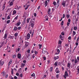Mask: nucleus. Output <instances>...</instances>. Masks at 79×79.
<instances>
[{
    "instance_id": "nucleus-10",
    "label": "nucleus",
    "mask_w": 79,
    "mask_h": 79,
    "mask_svg": "<svg viewBox=\"0 0 79 79\" xmlns=\"http://www.w3.org/2000/svg\"><path fill=\"white\" fill-rule=\"evenodd\" d=\"M30 34L28 33L27 35V39H29V38H30Z\"/></svg>"
},
{
    "instance_id": "nucleus-7",
    "label": "nucleus",
    "mask_w": 79,
    "mask_h": 79,
    "mask_svg": "<svg viewBox=\"0 0 79 79\" xmlns=\"http://www.w3.org/2000/svg\"><path fill=\"white\" fill-rule=\"evenodd\" d=\"M46 50H47V49L44 48L43 50V53H46Z\"/></svg>"
},
{
    "instance_id": "nucleus-22",
    "label": "nucleus",
    "mask_w": 79,
    "mask_h": 79,
    "mask_svg": "<svg viewBox=\"0 0 79 79\" xmlns=\"http://www.w3.org/2000/svg\"><path fill=\"white\" fill-rule=\"evenodd\" d=\"M77 61H77V60L76 59L75 60V64H76V63H77Z\"/></svg>"
},
{
    "instance_id": "nucleus-25",
    "label": "nucleus",
    "mask_w": 79,
    "mask_h": 79,
    "mask_svg": "<svg viewBox=\"0 0 79 79\" xmlns=\"http://www.w3.org/2000/svg\"><path fill=\"white\" fill-rule=\"evenodd\" d=\"M67 66H68V67H70L71 64H69V63H68V64Z\"/></svg>"
},
{
    "instance_id": "nucleus-9",
    "label": "nucleus",
    "mask_w": 79,
    "mask_h": 79,
    "mask_svg": "<svg viewBox=\"0 0 79 79\" xmlns=\"http://www.w3.org/2000/svg\"><path fill=\"white\" fill-rule=\"evenodd\" d=\"M50 12H51V9L50 8H49L48 9V15H50Z\"/></svg>"
},
{
    "instance_id": "nucleus-38",
    "label": "nucleus",
    "mask_w": 79,
    "mask_h": 79,
    "mask_svg": "<svg viewBox=\"0 0 79 79\" xmlns=\"http://www.w3.org/2000/svg\"><path fill=\"white\" fill-rule=\"evenodd\" d=\"M16 55L14 54L13 56V58H15V57H16Z\"/></svg>"
},
{
    "instance_id": "nucleus-15",
    "label": "nucleus",
    "mask_w": 79,
    "mask_h": 79,
    "mask_svg": "<svg viewBox=\"0 0 79 79\" xmlns=\"http://www.w3.org/2000/svg\"><path fill=\"white\" fill-rule=\"evenodd\" d=\"M16 13V11L15 10H14L13 12V15H15Z\"/></svg>"
},
{
    "instance_id": "nucleus-27",
    "label": "nucleus",
    "mask_w": 79,
    "mask_h": 79,
    "mask_svg": "<svg viewBox=\"0 0 79 79\" xmlns=\"http://www.w3.org/2000/svg\"><path fill=\"white\" fill-rule=\"evenodd\" d=\"M66 16H67V19L69 18V15L67 14Z\"/></svg>"
},
{
    "instance_id": "nucleus-57",
    "label": "nucleus",
    "mask_w": 79,
    "mask_h": 79,
    "mask_svg": "<svg viewBox=\"0 0 79 79\" xmlns=\"http://www.w3.org/2000/svg\"><path fill=\"white\" fill-rule=\"evenodd\" d=\"M59 76V75H58V74L56 75V77L57 78H58Z\"/></svg>"
},
{
    "instance_id": "nucleus-8",
    "label": "nucleus",
    "mask_w": 79,
    "mask_h": 79,
    "mask_svg": "<svg viewBox=\"0 0 79 79\" xmlns=\"http://www.w3.org/2000/svg\"><path fill=\"white\" fill-rule=\"evenodd\" d=\"M56 72V73H60V71L58 70V68H57L55 70Z\"/></svg>"
},
{
    "instance_id": "nucleus-39",
    "label": "nucleus",
    "mask_w": 79,
    "mask_h": 79,
    "mask_svg": "<svg viewBox=\"0 0 79 79\" xmlns=\"http://www.w3.org/2000/svg\"><path fill=\"white\" fill-rule=\"evenodd\" d=\"M15 37H17V36H18V33H15Z\"/></svg>"
},
{
    "instance_id": "nucleus-36",
    "label": "nucleus",
    "mask_w": 79,
    "mask_h": 79,
    "mask_svg": "<svg viewBox=\"0 0 79 79\" xmlns=\"http://www.w3.org/2000/svg\"><path fill=\"white\" fill-rule=\"evenodd\" d=\"M3 45V43H2L0 46V48H1V47H2Z\"/></svg>"
},
{
    "instance_id": "nucleus-5",
    "label": "nucleus",
    "mask_w": 79,
    "mask_h": 79,
    "mask_svg": "<svg viewBox=\"0 0 79 79\" xmlns=\"http://www.w3.org/2000/svg\"><path fill=\"white\" fill-rule=\"evenodd\" d=\"M25 46L26 47H28V45H29V43L28 42H27L26 41L25 42Z\"/></svg>"
},
{
    "instance_id": "nucleus-61",
    "label": "nucleus",
    "mask_w": 79,
    "mask_h": 79,
    "mask_svg": "<svg viewBox=\"0 0 79 79\" xmlns=\"http://www.w3.org/2000/svg\"><path fill=\"white\" fill-rule=\"evenodd\" d=\"M68 21L69 22V23H70V22H71V19H69L68 20Z\"/></svg>"
},
{
    "instance_id": "nucleus-21",
    "label": "nucleus",
    "mask_w": 79,
    "mask_h": 79,
    "mask_svg": "<svg viewBox=\"0 0 79 79\" xmlns=\"http://www.w3.org/2000/svg\"><path fill=\"white\" fill-rule=\"evenodd\" d=\"M2 8H3L2 10L3 11V10H4V9H5V6H2Z\"/></svg>"
},
{
    "instance_id": "nucleus-34",
    "label": "nucleus",
    "mask_w": 79,
    "mask_h": 79,
    "mask_svg": "<svg viewBox=\"0 0 79 79\" xmlns=\"http://www.w3.org/2000/svg\"><path fill=\"white\" fill-rule=\"evenodd\" d=\"M9 38H10V39H13V37L12 36H10L9 37Z\"/></svg>"
},
{
    "instance_id": "nucleus-48",
    "label": "nucleus",
    "mask_w": 79,
    "mask_h": 79,
    "mask_svg": "<svg viewBox=\"0 0 79 79\" xmlns=\"http://www.w3.org/2000/svg\"><path fill=\"white\" fill-rule=\"evenodd\" d=\"M65 17V15H64V14L63 15V18H64Z\"/></svg>"
},
{
    "instance_id": "nucleus-64",
    "label": "nucleus",
    "mask_w": 79,
    "mask_h": 79,
    "mask_svg": "<svg viewBox=\"0 0 79 79\" xmlns=\"http://www.w3.org/2000/svg\"><path fill=\"white\" fill-rule=\"evenodd\" d=\"M61 35H64V32H62Z\"/></svg>"
},
{
    "instance_id": "nucleus-2",
    "label": "nucleus",
    "mask_w": 79,
    "mask_h": 79,
    "mask_svg": "<svg viewBox=\"0 0 79 79\" xmlns=\"http://www.w3.org/2000/svg\"><path fill=\"white\" fill-rule=\"evenodd\" d=\"M62 5L64 7L66 6V4H65V1L63 0L62 3Z\"/></svg>"
},
{
    "instance_id": "nucleus-19",
    "label": "nucleus",
    "mask_w": 79,
    "mask_h": 79,
    "mask_svg": "<svg viewBox=\"0 0 79 79\" xmlns=\"http://www.w3.org/2000/svg\"><path fill=\"white\" fill-rule=\"evenodd\" d=\"M7 37V35L6 34H5L4 35V39H6V37Z\"/></svg>"
},
{
    "instance_id": "nucleus-50",
    "label": "nucleus",
    "mask_w": 79,
    "mask_h": 79,
    "mask_svg": "<svg viewBox=\"0 0 79 79\" xmlns=\"http://www.w3.org/2000/svg\"><path fill=\"white\" fill-rule=\"evenodd\" d=\"M58 64L59 66H60V64H61V62H59L58 63Z\"/></svg>"
},
{
    "instance_id": "nucleus-56",
    "label": "nucleus",
    "mask_w": 79,
    "mask_h": 79,
    "mask_svg": "<svg viewBox=\"0 0 79 79\" xmlns=\"http://www.w3.org/2000/svg\"><path fill=\"white\" fill-rule=\"evenodd\" d=\"M27 8H28V6H27L25 8V10H27Z\"/></svg>"
},
{
    "instance_id": "nucleus-53",
    "label": "nucleus",
    "mask_w": 79,
    "mask_h": 79,
    "mask_svg": "<svg viewBox=\"0 0 79 79\" xmlns=\"http://www.w3.org/2000/svg\"><path fill=\"white\" fill-rule=\"evenodd\" d=\"M19 76H20V77H23V74H20L19 75Z\"/></svg>"
},
{
    "instance_id": "nucleus-51",
    "label": "nucleus",
    "mask_w": 79,
    "mask_h": 79,
    "mask_svg": "<svg viewBox=\"0 0 79 79\" xmlns=\"http://www.w3.org/2000/svg\"><path fill=\"white\" fill-rule=\"evenodd\" d=\"M54 65H55V66H57V62H56L54 64Z\"/></svg>"
},
{
    "instance_id": "nucleus-45",
    "label": "nucleus",
    "mask_w": 79,
    "mask_h": 79,
    "mask_svg": "<svg viewBox=\"0 0 79 79\" xmlns=\"http://www.w3.org/2000/svg\"><path fill=\"white\" fill-rule=\"evenodd\" d=\"M79 37H77V42H79Z\"/></svg>"
},
{
    "instance_id": "nucleus-1",
    "label": "nucleus",
    "mask_w": 79,
    "mask_h": 79,
    "mask_svg": "<svg viewBox=\"0 0 79 79\" xmlns=\"http://www.w3.org/2000/svg\"><path fill=\"white\" fill-rule=\"evenodd\" d=\"M34 52V53H35V55H37L38 53L37 52L35 51V49L33 48L32 49L31 51V53H33Z\"/></svg>"
},
{
    "instance_id": "nucleus-17",
    "label": "nucleus",
    "mask_w": 79,
    "mask_h": 79,
    "mask_svg": "<svg viewBox=\"0 0 79 79\" xmlns=\"http://www.w3.org/2000/svg\"><path fill=\"white\" fill-rule=\"evenodd\" d=\"M21 24V23L20 22H19L17 24V26H18L20 25V24Z\"/></svg>"
},
{
    "instance_id": "nucleus-43",
    "label": "nucleus",
    "mask_w": 79,
    "mask_h": 79,
    "mask_svg": "<svg viewBox=\"0 0 79 79\" xmlns=\"http://www.w3.org/2000/svg\"><path fill=\"white\" fill-rule=\"evenodd\" d=\"M53 5H56V2H53Z\"/></svg>"
},
{
    "instance_id": "nucleus-12",
    "label": "nucleus",
    "mask_w": 79,
    "mask_h": 79,
    "mask_svg": "<svg viewBox=\"0 0 79 79\" xmlns=\"http://www.w3.org/2000/svg\"><path fill=\"white\" fill-rule=\"evenodd\" d=\"M18 29V27H17L16 26H15L14 29V31H16V30H17Z\"/></svg>"
},
{
    "instance_id": "nucleus-46",
    "label": "nucleus",
    "mask_w": 79,
    "mask_h": 79,
    "mask_svg": "<svg viewBox=\"0 0 79 79\" xmlns=\"http://www.w3.org/2000/svg\"><path fill=\"white\" fill-rule=\"evenodd\" d=\"M21 27H18V29L19 30H20V29H21Z\"/></svg>"
},
{
    "instance_id": "nucleus-49",
    "label": "nucleus",
    "mask_w": 79,
    "mask_h": 79,
    "mask_svg": "<svg viewBox=\"0 0 79 79\" xmlns=\"http://www.w3.org/2000/svg\"><path fill=\"white\" fill-rule=\"evenodd\" d=\"M39 47L40 48H41L42 47V44H39Z\"/></svg>"
},
{
    "instance_id": "nucleus-62",
    "label": "nucleus",
    "mask_w": 79,
    "mask_h": 79,
    "mask_svg": "<svg viewBox=\"0 0 79 79\" xmlns=\"http://www.w3.org/2000/svg\"><path fill=\"white\" fill-rule=\"evenodd\" d=\"M23 62L24 63H26V61L24 60L23 61Z\"/></svg>"
},
{
    "instance_id": "nucleus-28",
    "label": "nucleus",
    "mask_w": 79,
    "mask_h": 79,
    "mask_svg": "<svg viewBox=\"0 0 79 79\" xmlns=\"http://www.w3.org/2000/svg\"><path fill=\"white\" fill-rule=\"evenodd\" d=\"M10 23V20H8L7 21V24H9Z\"/></svg>"
},
{
    "instance_id": "nucleus-11",
    "label": "nucleus",
    "mask_w": 79,
    "mask_h": 79,
    "mask_svg": "<svg viewBox=\"0 0 79 79\" xmlns=\"http://www.w3.org/2000/svg\"><path fill=\"white\" fill-rule=\"evenodd\" d=\"M21 55L20 54H19L17 55L18 58H19V59H21Z\"/></svg>"
},
{
    "instance_id": "nucleus-35",
    "label": "nucleus",
    "mask_w": 79,
    "mask_h": 79,
    "mask_svg": "<svg viewBox=\"0 0 79 79\" xmlns=\"http://www.w3.org/2000/svg\"><path fill=\"white\" fill-rule=\"evenodd\" d=\"M57 51L59 53H60V50L58 49H57Z\"/></svg>"
},
{
    "instance_id": "nucleus-63",
    "label": "nucleus",
    "mask_w": 79,
    "mask_h": 79,
    "mask_svg": "<svg viewBox=\"0 0 79 79\" xmlns=\"http://www.w3.org/2000/svg\"><path fill=\"white\" fill-rule=\"evenodd\" d=\"M22 66L23 67H24V66H25V64H22Z\"/></svg>"
},
{
    "instance_id": "nucleus-37",
    "label": "nucleus",
    "mask_w": 79,
    "mask_h": 79,
    "mask_svg": "<svg viewBox=\"0 0 79 79\" xmlns=\"http://www.w3.org/2000/svg\"><path fill=\"white\" fill-rule=\"evenodd\" d=\"M77 29V27H74V30H76V29Z\"/></svg>"
},
{
    "instance_id": "nucleus-29",
    "label": "nucleus",
    "mask_w": 79,
    "mask_h": 79,
    "mask_svg": "<svg viewBox=\"0 0 79 79\" xmlns=\"http://www.w3.org/2000/svg\"><path fill=\"white\" fill-rule=\"evenodd\" d=\"M11 74H13V69H12L11 71Z\"/></svg>"
},
{
    "instance_id": "nucleus-26",
    "label": "nucleus",
    "mask_w": 79,
    "mask_h": 79,
    "mask_svg": "<svg viewBox=\"0 0 79 79\" xmlns=\"http://www.w3.org/2000/svg\"><path fill=\"white\" fill-rule=\"evenodd\" d=\"M61 47V45L59 44L58 46L57 47V48H60V47Z\"/></svg>"
},
{
    "instance_id": "nucleus-6",
    "label": "nucleus",
    "mask_w": 79,
    "mask_h": 79,
    "mask_svg": "<svg viewBox=\"0 0 79 79\" xmlns=\"http://www.w3.org/2000/svg\"><path fill=\"white\" fill-rule=\"evenodd\" d=\"M3 63H4L3 61H2V60H0V67L1 66H2L3 64Z\"/></svg>"
},
{
    "instance_id": "nucleus-55",
    "label": "nucleus",
    "mask_w": 79,
    "mask_h": 79,
    "mask_svg": "<svg viewBox=\"0 0 79 79\" xmlns=\"http://www.w3.org/2000/svg\"><path fill=\"white\" fill-rule=\"evenodd\" d=\"M10 19V16H7V19Z\"/></svg>"
},
{
    "instance_id": "nucleus-31",
    "label": "nucleus",
    "mask_w": 79,
    "mask_h": 79,
    "mask_svg": "<svg viewBox=\"0 0 79 79\" xmlns=\"http://www.w3.org/2000/svg\"><path fill=\"white\" fill-rule=\"evenodd\" d=\"M32 57L33 58H35V54H34L33 55H32Z\"/></svg>"
},
{
    "instance_id": "nucleus-16",
    "label": "nucleus",
    "mask_w": 79,
    "mask_h": 79,
    "mask_svg": "<svg viewBox=\"0 0 79 79\" xmlns=\"http://www.w3.org/2000/svg\"><path fill=\"white\" fill-rule=\"evenodd\" d=\"M54 59H55V60H56V59H59V57L58 56H56L55 57H54Z\"/></svg>"
},
{
    "instance_id": "nucleus-40",
    "label": "nucleus",
    "mask_w": 79,
    "mask_h": 79,
    "mask_svg": "<svg viewBox=\"0 0 79 79\" xmlns=\"http://www.w3.org/2000/svg\"><path fill=\"white\" fill-rule=\"evenodd\" d=\"M42 36H40V41H42Z\"/></svg>"
},
{
    "instance_id": "nucleus-59",
    "label": "nucleus",
    "mask_w": 79,
    "mask_h": 79,
    "mask_svg": "<svg viewBox=\"0 0 79 79\" xmlns=\"http://www.w3.org/2000/svg\"><path fill=\"white\" fill-rule=\"evenodd\" d=\"M77 60H78V61H79V57L78 56L77 58Z\"/></svg>"
},
{
    "instance_id": "nucleus-41",
    "label": "nucleus",
    "mask_w": 79,
    "mask_h": 79,
    "mask_svg": "<svg viewBox=\"0 0 79 79\" xmlns=\"http://www.w3.org/2000/svg\"><path fill=\"white\" fill-rule=\"evenodd\" d=\"M77 8L78 9L77 10H79V3H78V4Z\"/></svg>"
},
{
    "instance_id": "nucleus-60",
    "label": "nucleus",
    "mask_w": 79,
    "mask_h": 79,
    "mask_svg": "<svg viewBox=\"0 0 79 79\" xmlns=\"http://www.w3.org/2000/svg\"><path fill=\"white\" fill-rule=\"evenodd\" d=\"M27 53H30V50L28 49L27 50Z\"/></svg>"
},
{
    "instance_id": "nucleus-42",
    "label": "nucleus",
    "mask_w": 79,
    "mask_h": 79,
    "mask_svg": "<svg viewBox=\"0 0 79 79\" xmlns=\"http://www.w3.org/2000/svg\"><path fill=\"white\" fill-rule=\"evenodd\" d=\"M34 16H37V14H36L35 13H34Z\"/></svg>"
},
{
    "instance_id": "nucleus-14",
    "label": "nucleus",
    "mask_w": 79,
    "mask_h": 79,
    "mask_svg": "<svg viewBox=\"0 0 79 79\" xmlns=\"http://www.w3.org/2000/svg\"><path fill=\"white\" fill-rule=\"evenodd\" d=\"M30 19H31V18H29V19L28 18L27 19V23H29Z\"/></svg>"
},
{
    "instance_id": "nucleus-20",
    "label": "nucleus",
    "mask_w": 79,
    "mask_h": 79,
    "mask_svg": "<svg viewBox=\"0 0 79 79\" xmlns=\"http://www.w3.org/2000/svg\"><path fill=\"white\" fill-rule=\"evenodd\" d=\"M13 3L12 2H10V6H13Z\"/></svg>"
},
{
    "instance_id": "nucleus-32",
    "label": "nucleus",
    "mask_w": 79,
    "mask_h": 79,
    "mask_svg": "<svg viewBox=\"0 0 79 79\" xmlns=\"http://www.w3.org/2000/svg\"><path fill=\"white\" fill-rule=\"evenodd\" d=\"M2 73H3V76H5V72L3 71V72Z\"/></svg>"
},
{
    "instance_id": "nucleus-33",
    "label": "nucleus",
    "mask_w": 79,
    "mask_h": 79,
    "mask_svg": "<svg viewBox=\"0 0 79 79\" xmlns=\"http://www.w3.org/2000/svg\"><path fill=\"white\" fill-rule=\"evenodd\" d=\"M76 34V32L75 31H73V35H74Z\"/></svg>"
},
{
    "instance_id": "nucleus-44",
    "label": "nucleus",
    "mask_w": 79,
    "mask_h": 79,
    "mask_svg": "<svg viewBox=\"0 0 79 79\" xmlns=\"http://www.w3.org/2000/svg\"><path fill=\"white\" fill-rule=\"evenodd\" d=\"M34 23H32V24H31V26L32 27H34Z\"/></svg>"
},
{
    "instance_id": "nucleus-13",
    "label": "nucleus",
    "mask_w": 79,
    "mask_h": 79,
    "mask_svg": "<svg viewBox=\"0 0 79 79\" xmlns=\"http://www.w3.org/2000/svg\"><path fill=\"white\" fill-rule=\"evenodd\" d=\"M47 4H48V2L47 1H46L45 2V4H44L45 5V7H46L47 6Z\"/></svg>"
},
{
    "instance_id": "nucleus-23",
    "label": "nucleus",
    "mask_w": 79,
    "mask_h": 79,
    "mask_svg": "<svg viewBox=\"0 0 79 79\" xmlns=\"http://www.w3.org/2000/svg\"><path fill=\"white\" fill-rule=\"evenodd\" d=\"M62 42H61V41L59 40V41L58 44H61Z\"/></svg>"
},
{
    "instance_id": "nucleus-47",
    "label": "nucleus",
    "mask_w": 79,
    "mask_h": 79,
    "mask_svg": "<svg viewBox=\"0 0 79 79\" xmlns=\"http://www.w3.org/2000/svg\"><path fill=\"white\" fill-rule=\"evenodd\" d=\"M14 79H18V77H16V76H14Z\"/></svg>"
},
{
    "instance_id": "nucleus-30",
    "label": "nucleus",
    "mask_w": 79,
    "mask_h": 79,
    "mask_svg": "<svg viewBox=\"0 0 79 79\" xmlns=\"http://www.w3.org/2000/svg\"><path fill=\"white\" fill-rule=\"evenodd\" d=\"M52 69H53V68H52V67H51L50 69V71L52 72Z\"/></svg>"
},
{
    "instance_id": "nucleus-18",
    "label": "nucleus",
    "mask_w": 79,
    "mask_h": 79,
    "mask_svg": "<svg viewBox=\"0 0 79 79\" xmlns=\"http://www.w3.org/2000/svg\"><path fill=\"white\" fill-rule=\"evenodd\" d=\"M25 21H26V18H25L24 19L23 21V24H24Z\"/></svg>"
},
{
    "instance_id": "nucleus-3",
    "label": "nucleus",
    "mask_w": 79,
    "mask_h": 79,
    "mask_svg": "<svg viewBox=\"0 0 79 79\" xmlns=\"http://www.w3.org/2000/svg\"><path fill=\"white\" fill-rule=\"evenodd\" d=\"M66 76H68V72L66 71L65 72V74L64 75V77L65 79L66 78Z\"/></svg>"
},
{
    "instance_id": "nucleus-52",
    "label": "nucleus",
    "mask_w": 79,
    "mask_h": 79,
    "mask_svg": "<svg viewBox=\"0 0 79 79\" xmlns=\"http://www.w3.org/2000/svg\"><path fill=\"white\" fill-rule=\"evenodd\" d=\"M16 75V76H19V73H17Z\"/></svg>"
},
{
    "instance_id": "nucleus-24",
    "label": "nucleus",
    "mask_w": 79,
    "mask_h": 79,
    "mask_svg": "<svg viewBox=\"0 0 79 79\" xmlns=\"http://www.w3.org/2000/svg\"><path fill=\"white\" fill-rule=\"evenodd\" d=\"M35 73H33L31 75V76H32V77H34V76H35Z\"/></svg>"
},
{
    "instance_id": "nucleus-54",
    "label": "nucleus",
    "mask_w": 79,
    "mask_h": 79,
    "mask_svg": "<svg viewBox=\"0 0 79 79\" xmlns=\"http://www.w3.org/2000/svg\"><path fill=\"white\" fill-rule=\"evenodd\" d=\"M70 24V23L67 22V26H69V24Z\"/></svg>"
},
{
    "instance_id": "nucleus-4",
    "label": "nucleus",
    "mask_w": 79,
    "mask_h": 79,
    "mask_svg": "<svg viewBox=\"0 0 79 79\" xmlns=\"http://www.w3.org/2000/svg\"><path fill=\"white\" fill-rule=\"evenodd\" d=\"M56 5L57 7L59 6L60 5V1H59V0L57 1Z\"/></svg>"
},
{
    "instance_id": "nucleus-58",
    "label": "nucleus",
    "mask_w": 79,
    "mask_h": 79,
    "mask_svg": "<svg viewBox=\"0 0 79 79\" xmlns=\"http://www.w3.org/2000/svg\"><path fill=\"white\" fill-rule=\"evenodd\" d=\"M63 23H64L63 21H62L61 23V25H63Z\"/></svg>"
}]
</instances>
